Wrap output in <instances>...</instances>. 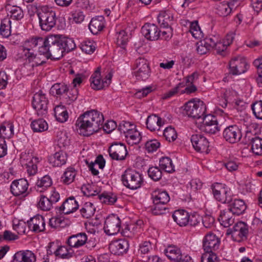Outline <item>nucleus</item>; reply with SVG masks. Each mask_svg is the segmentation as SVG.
<instances>
[{"mask_svg": "<svg viewBox=\"0 0 262 262\" xmlns=\"http://www.w3.org/2000/svg\"><path fill=\"white\" fill-rule=\"evenodd\" d=\"M248 234V226L243 222L237 223L232 228H228L226 233V235H231L232 239L238 243L246 241Z\"/></svg>", "mask_w": 262, "mask_h": 262, "instance_id": "6", "label": "nucleus"}, {"mask_svg": "<svg viewBox=\"0 0 262 262\" xmlns=\"http://www.w3.org/2000/svg\"><path fill=\"white\" fill-rule=\"evenodd\" d=\"M200 123H202L201 129L208 134H214L220 131L217 118L215 116L208 114L204 116Z\"/></svg>", "mask_w": 262, "mask_h": 262, "instance_id": "12", "label": "nucleus"}, {"mask_svg": "<svg viewBox=\"0 0 262 262\" xmlns=\"http://www.w3.org/2000/svg\"><path fill=\"white\" fill-rule=\"evenodd\" d=\"M27 228L26 222L23 220L14 219L13 220V229L16 231L18 234L23 235L26 234Z\"/></svg>", "mask_w": 262, "mask_h": 262, "instance_id": "47", "label": "nucleus"}, {"mask_svg": "<svg viewBox=\"0 0 262 262\" xmlns=\"http://www.w3.org/2000/svg\"><path fill=\"white\" fill-rule=\"evenodd\" d=\"M159 166L161 169L168 173H171L174 171V166L171 159L169 157H162L159 161Z\"/></svg>", "mask_w": 262, "mask_h": 262, "instance_id": "38", "label": "nucleus"}, {"mask_svg": "<svg viewBox=\"0 0 262 262\" xmlns=\"http://www.w3.org/2000/svg\"><path fill=\"white\" fill-rule=\"evenodd\" d=\"M164 253L169 259L176 262H189L191 260L189 256H183L180 248L174 245L168 246Z\"/></svg>", "mask_w": 262, "mask_h": 262, "instance_id": "16", "label": "nucleus"}, {"mask_svg": "<svg viewBox=\"0 0 262 262\" xmlns=\"http://www.w3.org/2000/svg\"><path fill=\"white\" fill-rule=\"evenodd\" d=\"M251 150L256 155H262V139L255 137L251 139Z\"/></svg>", "mask_w": 262, "mask_h": 262, "instance_id": "43", "label": "nucleus"}, {"mask_svg": "<svg viewBox=\"0 0 262 262\" xmlns=\"http://www.w3.org/2000/svg\"><path fill=\"white\" fill-rule=\"evenodd\" d=\"M70 224L68 219L65 218L61 214H57L49 220L50 226L54 228L58 227L64 228Z\"/></svg>", "mask_w": 262, "mask_h": 262, "instance_id": "30", "label": "nucleus"}, {"mask_svg": "<svg viewBox=\"0 0 262 262\" xmlns=\"http://www.w3.org/2000/svg\"><path fill=\"white\" fill-rule=\"evenodd\" d=\"M220 244L219 238L212 233L207 234L203 241V247L205 252H211L217 250Z\"/></svg>", "mask_w": 262, "mask_h": 262, "instance_id": "20", "label": "nucleus"}, {"mask_svg": "<svg viewBox=\"0 0 262 262\" xmlns=\"http://www.w3.org/2000/svg\"><path fill=\"white\" fill-rule=\"evenodd\" d=\"M163 135L169 142L174 141L177 138V134L174 128L171 126L166 127L163 132Z\"/></svg>", "mask_w": 262, "mask_h": 262, "instance_id": "57", "label": "nucleus"}, {"mask_svg": "<svg viewBox=\"0 0 262 262\" xmlns=\"http://www.w3.org/2000/svg\"><path fill=\"white\" fill-rule=\"evenodd\" d=\"M52 207V204L49 200V198L41 195L38 203V208L43 211H49Z\"/></svg>", "mask_w": 262, "mask_h": 262, "instance_id": "54", "label": "nucleus"}, {"mask_svg": "<svg viewBox=\"0 0 262 262\" xmlns=\"http://www.w3.org/2000/svg\"><path fill=\"white\" fill-rule=\"evenodd\" d=\"M14 134V126L12 123L8 122L3 124L0 127V139H9Z\"/></svg>", "mask_w": 262, "mask_h": 262, "instance_id": "33", "label": "nucleus"}, {"mask_svg": "<svg viewBox=\"0 0 262 262\" xmlns=\"http://www.w3.org/2000/svg\"><path fill=\"white\" fill-rule=\"evenodd\" d=\"M189 32L191 33L192 36L196 39H201L203 36V32L197 21L190 23Z\"/></svg>", "mask_w": 262, "mask_h": 262, "instance_id": "52", "label": "nucleus"}, {"mask_svg": "<svg viewBox=\"0 0 262 262\" xmlns=\"http://www.w3.org/2000/svg\"><path fill=\"white\" fill-rule=\"evenodd\" d=\"M28 186L29 183L26 179L16 180L13 181L11 185V191L15 196L23 195L25 196L29 193Z\"/></svg>", "mask_w": 262, "mask_h": 262, "instance_id": "21", "label": "nucleus"}, {"mask_svg": "<svg viewBox=\"0 0 262 262\" xmlns=\"http://www.w3.org/2000/svg\"><path fill=\"white\" fill-rule=\"evenodd\" d=\"M173 220L180 226H185L190 221L189 214H172Z\"/></svg>", "mask_w": 262, "mask_h": 262, "instance_id": "48", "label": "nucleus"}, {"mask_svg": "<svg viewBox=\"0 0 262 262\" xmlns=\"http://www.w3.org/2000/svg\"><path fill=\"white\" fill-rule=\"evenodd\" d=\"M11 20L10 18H5L1 21L0 34L5 37H9L11 34Z\"/></svg>", "mask_w": 262, "mask_h": 262, "instance_id": "45", "label": "nucleus"}, {"mask_svg": "<svg viewBox=\"0 0 262 262\" xmlns=\"http://www.w3.org/2000/svg\"><path fill=\"white\" fill-rule=\"evenodd\" d=\"M148 174L155 181L160 180L162 176L161 169L157 166L150 167L148 170Z\"/></svg>", "mask_w": 262, "mask_h": 262, "instance_id": "55", "label": "nucleus"}, {"mask_svg": "<svg viewBox=\"0 0 262 262\" xmlns=\"http://www.w3.org/2000/svg\"><path fill=\"white\" fill-rule=\"evenodd\" d=\"M31 127L34 132H42L48 129V124L43 119H39L33 121Z\"/></svg>", "mask_w": 262, "mask_h": 262, "instance_id": "44", "label": "nucleus"}, {"mask_svg": "<svg viewBox=\"0 0 262 262\" xmlns=\"http://www.w3.org/2000/svg\"><path fill=\"white\" fill-rule=\"evenodd\" d=\"M154 204H166L170 200L168 193L165 191L155 190L151 194Z\"/></svg>", "mask_w": 262, "mask_h": 262, "instance_id": "31", "label": "nucleus"}, {"mask_svg": "<svg viewBox=\"0 0 262 262\" xmlns=\"http://www.w3.org/2000/svg\"><path fill=\"white\" fill-rule=\"evenodd\" d=\"M160 143L156 140H152L146 142L145 148L148 152L156 151L160 147Z\"/></svg>", "mask_w": 262, "mask_h": 262, "instance_id": "62", "label": "nucleus"}, {"mask_svg": "<svg viewBox=\"0 0 262 262\" xmlns=\"http://www.w3.org/2000/svg\"><path fill=\"white\" fill-rule=\"evenodd\" d=\"M39 54L40 55L38 56L34 53L27 54L25 56L28 59L29 62H32L31 66L32 67H37L46 63V59L48 58H46L42 54Z\"/></svg>", "mask_w": 262, "mask_h": 262, "instance_id": "36", "label": "nucleus"}, {"mask_svg": "<svg viewBox=\"0 0 262 262\" xmlns=\"http://www.w3.org/2000/svg\"><path fill=\"white\" fill-rule=\"evenodd\" d=\"M105 26L104 18L102 16H98L92 18L89 28L93 34H97L101 31Z\"/></svg>", "mask_w": 262, "mask_h": 262, "instance_id": "27", "label": "nucleus"}, {"mask_svg": "<svg viewBox=\"0 0 262 262\" xmlns=\"http://www.w3.org/2000/svg\"><path fill=\"white\" fill-rule=\"evenodd\" d=\"M68 91V87L67 85L64 83H57L52 85L50 93L52 95L58 97L67 93Z\"/></svg>", "mask_w": 262, "mask_h": 262, "instance_id": "39", "label": "nucleus"}, {"mask_svg": "<svg viewBox=\"0 0 262 262\" xmlns=\"http://www.w3.org/2000/svg\"><path fill=\"white\" fill-rule=\"evenodd\" d=\"M184 110L188 117L201 121L205 116L206 107L203 101L192 99L185 103Z\"/></svg>", "mask_w": 262, "mask_h": 262, "instance_id": "5", "label": "nucleus"}, {"mask_svg": "<svg viewBox=\"0 0 262 262\" xmlns=\"http://www.w3.org/2000/svg\"><path fill=\"white\" fill-rule=\"evenodd\" d=\"M251 108L256 118L262 120V101L260 100L253 103Z\"/></svg>", "mask_w": 262, "mask_h": 262, "instance_id": "59", "label": "nucleus"}, {"mask_svg": "<svg viewBox=\"0 0 262 262\" xmlns=\"http://www.w3.org/2000/svg\"><path fill=\"white\" fill-rule=\"evenodd\" d=\"M124 136L126 138V142L128 144L131 145L138 144L141 139L140 133L135 128L128 133H127Z\"/></svg>", "mask_w": 262, "mask_h": 262, "instance_id": "40", "label": "nucleus"}, {"mask_svg": "<svg viewBox=\"0 0 262 262\" xmlns=\"http://www.w3.org/2000/svg\"><path fill=\"white\" fill-rule=\"evenodd\" d=\"M78 207L79 205L75 198L71 196L66 199L59 208H56V209L63 213H74Z\"/></svg>", "mask_w": 262, "mask_h": 262, "instance_id": "26", "label": "nucleus"}, {"mask_svg": "<svg viewBox=\"0 0 262 262\" xmlns=\"http://www.w3.org/2000/svg\"><path fill=\"white\" fill-rule=\"evenodd\" d=\"M146 124L147 128L150 130H159L160 127L163 124V122L158 116L152 114L148 116Z\"/></svg>", "mask_w": 262, "mask_h": 262, "instance_id": "29", "label": "nucleus"}, {"mask_svg": "<svg viewBox=\"0 0 262 262\" xmlns=\"http://www.w3.org/2000/svg\"><path fill=\"white\" fill-rule=\"evenodd\" d=\"M214 198L223 203H228L231 201V194L222 184L216 183L211 186Z\"/></svg>", "mask_w": 262, "mask_h": 262, "instance_id": "15", "label": "nucleus"}, {"mask_svg": "<svg viewBox=\"0 0 262 262\" xmlns=\"http://www.w3.org/2000/svg\"><path fill=\"white\" fill-rule=\"evenodd\" d=\"M81 50L86 54L93 53L95 49V43L91 40H85L82 42L80 45Z\"/></svg>", "mask_w": 262, "mask_h": 262, "instance_id": "53", "label": "nucleus"}, {"mask_svg": "<svg viewBox=\"0 0 262 262\" xmlns=\"http://www.w3.org/2000/svg\"><path fill=\"white\" fill-rule=\"evenodd\" d=\"M129 37L124 30H121L117 35L116 43L124 49L128 41Z\"/></svg>", "mask_w": 262, "mask_h": 262, "instance_id": "51", "label": "nucleus"}, {"mask_svg": "<svg viewBox=\"0 0 262 262\" xmlns=\"http://www.w3.org/2000/svg\"><path fill=\"white\" fill-rule=\"evenodd\" d=\"M135 128V125L134 124L124 121H122L118 127V129L121 133H123L124 136Z\"/></svg>", "mask_w": 262, "mask_h": 262, "instance_id": "56", "label": "nucleus"}, {"mask_svg": "<svg viewBox=\"0 0 262 262\" xmlns=\"http://www.w3.org/2000/svg\"><path fill=\"white\" fill-rule=\"evenodd\" d=\"M48 100L45 94L39 91L34 95L32 100L33 107L38 116L43 117L48 113Z\"/></svg>", "mask_w": 262, "mask_h": 262, "instance_id": "9", "label": "nucleus"}, {"mask_svg": "<svg viewBox=\"0 0 262 262\" xmlns=\"http://www.w3.org/2000/svg\"><path fill=\"white\" fill-rule=\"evenodd\" d=\"M134 67V73L137 79L145 80L149 78L150 69L146 59L139 57L136 60Z\"/></svg>", "mask_w": 262, "mask_h": 262, "instance_id": "8", "label": "nucleus"}, {"mask_svg": "<svg viewBox=\"0 0 262 262\" xmlns=\"http://www.w3.org/2000/svg\"><path fill=\"white\" fill-rule=\"evenodd\" d=\"M52 184V181L50 176L46 175L40 180H38L36 184V190L37 191L43 192L48 187H50Z\"/></svg>", "mask_w": 262, "mask_h": 262, "instance_id": "42", "label": "nucleus"}, {"mask_svg": "<svg viewBox=\"0 0 262 262\" xmlns=\"http://www.w3.org/2000/svg\"><path fill=\"white\" fill-rule=\"evenodd\" d=\"M129 248V243L126 239H118L113 241L109 245L111 253L114 255H122L126 253Z\"/></svg>", "mask_w": 262, "mask_h": 262, "instance_id": "23", "label": "nucleus"}, {"mask_svg": "<svg viewBox=\"0 0 262 262\" xmlns=\"http://www.w3.org/2000/svg\"><path fill=\"white\" fill-rule=\"evenodd\" d=\"M67 155L65 152L59 151L51 156L48 161L51 165L54 167H60L66 163Z\"/></svg>", "mask_w": 262, "mask_h": 262, "instance_id": "28", "label": "nucleus"}, {"mask_svg": "<svg viewBox=\"0 0 262 262\" xmlns=\"http://www.w3.org/2000/svg\"><path fill=\"white\" fill-rule=\"evenodd\" d=\"M44 38L41 37H32L25 41L22 46L20 47V50L23 51L24 55L33 53L31 50H38L40 53V48L43 47Z\"/></svg>", "mask_w": 262, "mask_h": 262, "instance_id": "13", "label": "nucleus"}, {"mask_svg": "<svg viewBox=\"0 0 262 262\" xmlns=\"http://www.w3.org/2000/svg\"><path fill=\"white\" fill-rule=\"evenodd\" d=\"M103 115L96 110L87 111L77 119L75 125L79 134L89 136L101 128Z\"/></svg>", "mask_w": 262, "mask_h": 262, "instance_id": "2", "label": "nucleus"}, {"mask_svg": "<svg viewBox=\"0 0 262 262\" xmlns=\"http://www.w3.org/2000/svg\"><path fill=\"white\" fill-rule=\"evenodd\" d=\"M121 224L120 219L116 214H110L105 221L104 232L109 235H115L120 231Z\"/></svg>", "mask_w": 262, "mask_h": 262, "instance_id": "11", "label": "nucleus"}, {"mask_svg": "<svg viewBox=\"0 0 262 262\" xmlns=\"http://www.w3.org/2000/svg\"><path fill=\"white\" fill-rule=\"evenodd\" d=\"M98 198L101 203L107 204H113L116 202L117 200L115 196H111L107 193H104L99 195Z\"/></svg>", "mask_w": 262, "mask_h": 262, "instance_id": "61", "label": "nucleus"}, {"mask_svg": "<svg viewBox=\"0 0 262 262\" xmlns=\"http://www.w3.org/2000/svg\"><path fill=\"white\" fill-rule=\"evenodd\" d=\"M249 68L246 59L238 56L233 58L229 63V72L233 75L243 74L247 71Z\"/></svg>", "mask_w": 262, "mask_h": 262, "instance_id": "14", "label": "nucleus"}, {"mask_svg": "<svg viewBox=\"0 0 262 262\" xmlns=\"http://www.w3.org/2000/svg\"><path fill=\"white\" fill-rule=\"evenodd\" d=\"M163 29L160 32L159 39L168 40L170 39L172 36V30L170 27H162Z\"/></svg>", "mask_w": 262, "mask_h": 262, "instance_id": "60", "label": "nucleus"}, {"mask_svg": "<svg viewBox=\"0 0 262 262\" xmlns=\"http://www.w3.org/2000/svg\"><path fill=\"white\" fill-rule=\"evenodd\" d=\"M35 254L30 250H21L15 253L12 262H36Z\"/></svg>", "mask_w": 262, "mask_h": 262, "instance_id": "25", "label": "nucleus"}, {"mask_svg": "<svg viewBox=\"0 0 262 262\" xmlns=\"http://www.w3.org/2000/svg\"><path fill=\"white\" fill-rule=\"evenodd\" d=\"M28 227L30 230L36 233L40 232L45 229V222L42 216L36 214L30 220L27 221Z\"/></svg>", "mask_w": 262, "mask_h": 262, "instance_id": "24", "label": "nucleus"}, {"mask_svg": "<svg viewBox=\"0 0 262 262\" xmlns=\"http://www.w3.org/2000/svg\"><path fill=\"white\" fill-rule=\"evenodd\" d=\"M219 220L221 224L225 227H229L234 222V219L233 215H229L228 214H220Z\"/></svg>", "mask_w": 262, "mask_h": 262, "instance_id": "58", "label": "nucleus"}, {"mask_svg": "<svg viewBox=\"0 0 262 262\" xmlns=\"http://www.w3.org/2000/svg\"><path fill=\"white\" fill-rule=\"evenodd\" d=\"M66 244L70 248H78L86 244L87 249L91 250L95 245L90 246V242H88V236L84 232H80L68 237Z\"/></svg>", "mask_w": 262, "mask_h": 262, "instance_id": "10", "label": "nucleus"}, {"mask_svg": "<svg viewBox=\"0 0 262 262\" xmlns=\"http://www.w3.org/2000/svg\"><path fill=\"white\" fill-rule=\"evenodd\" d=\"M57 145L60 148L64 147L70 144V139L67 134L64 132H59L57 134Z\"/></svg>", "mask_w": 262, "mask_h": 262, "instance_id": "49", "label": "nucleus"}, {"mask_svg": "<svg viewBox=\"0 0 262 262\" xmlns=\"http://www.w3.org/2000/svg\"><path fill=\"white\" fill-rule=\"evenodd\" d=\"M77 172L73 167L67 168L61 177V181L64 184L69 185L72 183L76 176Z\"/></svg>", "mask_w": 262, "mask_h": 262, "instance_id": "37", "label": "nucleus"}, {"mask_svg": "<svg viewBox=\"0 0 262 262\" xmlns=\"http://www.w3.org/2000/svg\"><path fill=\"white\" fill-rule=\"evenodd\" d=\"M72 248H68L64 246H58L57 244V248H56L55 256L61 258L68 259L72 256V253L70 252V250Z\"/></svg>", "mask_w": 262, "mask_h": 262, "instance_id": "46", "label": "nucleus"}, {"mask_svg": "<svg viewBox=\"0 0 262 262\" xmlns=\"http://www.w3.org/2000/svg\"><path fill=\"white\" fill-rule=\"evenodd\" d=\"M54 115L56 120L61 123L66 122L68 118V112L63 106H56L54 108Z\"/></svg>", "mask_w": 262, "mask_h": 262, "instance_id": "41", "label": "nucleus"}, {"mask_svg": "<svg viewBox=\"0 0 262 262\" xmlns=\"http://www.w3.org/2000/svg\"><path fill=\"white\" fill-rule=\"evenodd\" d=\"M223 136L230 143L238 142L242 137L241 129L236 125H230L224 129Z\"/></svg>", "mask_w": 262, "mask_h": 262, "instance_id": "18", "label": "nucleus"}, {"mask_svg": "<svg viewBox=\"0 0 262 262\" xmlns=\"http://www.w3.org/2000/svg\"><path fill=\"white\" fill-rule=\"evenodd\" d=\"M76 48L72 38L55 35L44 38L43 47L40 48V53L46 58L59 59L64 53H68Z\"/></svg>", "mask_w": 262, "mask_h": 262, "instance_id": "1", "label": "nucleus"}, {"mask_svg": "<svg viewBox=\"0 0 262 262\" xmlns=\"http://www.w3.org/2000/svg\"><path fill=\"white\" fill-rule=\"evenodd\" d=\"M233 6L231 2H225L221 4L218 7V12L220 15L223 16H226L229 15L233 9Z\"/></svg>", "mask_w": 262, "mask_h": 262, "instance_id": "50", "label": "nucleus"}, {"mask_svg": "<svg viewBox=\"0 0 262 262\" xmlns=\"http://www.w3.org/2000/svg\"><path fill=\"white\" fill-rule=\"evenodd\" d=\"M108 152L111 158L116 160H124L127 154L125 145L121 143L112 144L108 149Z\"/></svg>", "mask_w": 262, "mask_h": 262, "instance_id": "19", "label": "nucleus"}, {"mask_svg": "<svg viewBox=\"0 0 262 262\" xmlns=\"http://www.w3.org/2000/svg\"><path fill=\"white\" fill-rule=\"evenodd\" d=\"M160 30L154 24L146 23L141 28V33L146 39L155 41L159 39Z\"/></svg>", "mask_w": 262, "mask_h": 262, "instance_id": "22", "label": "nucleus"}, {"mask_svg": "<svg viewBox=\"0 0 262 262\" xmlns=\"http://www.w3.org/2000/svg\"><path fill=\"white\" fill-rule=\"evenodd\" d=\"M173 15L169 10L162 11L158 16L159 24L161 27H170Z\"/></svg>", "mask_w": 262, "mask_h": 262, "instance_id": "32", "label": "nucleus"}, {"mask_svg": "<svg viewBox=\"0 0 262 262\" xmlns=\"http://www.w3.org/2000/svg\"><path fill=\"white\" fill-rule=\"evenodd\" d=\"M121 180L124 186L132 190L141 187L143 183L142 174L130 168L127 169L124 172Z\"/></svg>", "mask_w": 262, "mask_h": 262, "instance_id": "4", "label": "nucleus"}, {"mask_svg": "<svg viewBox=\"0 0 262 262\" xmlns=\"http://www.w3.org/2000/svg\"><path fill=\"white\" fill-rule=\"evenodd\" d=\"M112 74L110 72L106 75L104 79H102L100 74V68H97L92 75L90 81L91 86L94 90H100L107 88L110 84Z\"/></svg>", "mask_w": 262, "mask_h": 262, "instance_id": "7", "label": "nucleus"}, {"mask_svg": "<svg viewBox=\"0 0 262 262\" xmlns=\"http://www.w3.org/2000/svg\"><path fill=\"white\" fill-rule=\"evenodd\" d=\"M246 208L247 206L243 200L236 199L234 201L231 206H229L227 211L232 212V213H244Z\"/></svg>", "mask_w": 262, "mask_h": 262, "instance_id": "35", "label": "nucleus"}, {"mask_svg": "<svg viewBox=\"0 0 262 262\" xmlns=\"http://www.w3.org/2000/svg\"><path fill=\"white\" fill-rule=\"evenodd\" d=\"M8 16L14 20H20L24 17V12L21 8L16 6H8L6 7Z\"/></svg>", "mask_w": 262, "mask_h": 262, "instance_id": "34", "label": "nucleus"}, {"mask_svg": "<svg viewBox=\"0 0 262 262\" xmlns=\"http://www.w3.org/2000/svg\"><path fill=\"white\" fill-rule=\"evenodd\" d=\"M217 259V256L214 252H206L201 257V262H215Z\"/></svg>", "mask_w": 262, "mask_h": 262, "instance_id": "64", "label": "nucleus"}, {"mask_svg": "<svg viewBox=\"0 0 262 262\" xmlns=\"http://www.w3.org/2000/svg\"><path fill=\"white\" fill-rule=\"evenodd\" d=\"M191 142L194 149L198 152L208 154L209 149V142L203 135L194 134L191 136Z\"/></svg>", "mask_w": 262, "mask_h": 262, "instance_id": "17", "label": "nucleus"}, {"mask_svg": "<svg viewBox=\"0 0 262 262\" xmlns=\"http://www.w3.org/2000/svg\"><path fill=\"white\" fill-rule=\"evenodd\" d=\"M238 97V93L232 89H227L224 93V98L229 101V102H234Z\"/></svg>", "mask_w": 262, "mask_h": 262, "instance_id": "63", "label": "nucleus"}, {"mask_svg": "<svg viewBox=\"0 0 262 262\" xmlns=\"http://www.w3.org/2000/svg\"><path fill=\"white\" fill-rule=\"evenodd\" d=\"M39 19V26L42 30L46 32L50 31L56 23V15L51 8L45 6L40 7L37 11Z\"/></svg>", "mask_w": 262, "mask_h": 262, "instance_id": "3", "label": "nucleus"}]
</instances>
